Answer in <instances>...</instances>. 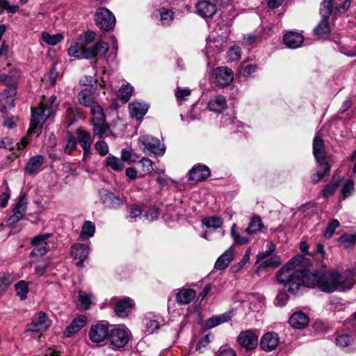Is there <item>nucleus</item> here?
<instances>
[{
  "mask_svg": "<svg viewBox=\"0 0 356 356\" xmlns=\"http://www.w3.org/2000/svg\"><path fill=\"white\" fill-rule=\"evenodd\" d=\"M311 264L310 259L305 255H296L277 271V280L293 296L305 286L318 287L323 291V285H327V271L311 272L309 269Z\"/></svg>",
  "mask_w": 356,
  "mask_h": 356,
  "instance_id": "1",
  "label": "nucleus"
},
{
  "mask_svg": "<svg viewBox=\"0 0 356 356\" xmlns=\"http://www.w3.org/2000/svg\"><path fill=\"white\" fill-rule=\"evenodd\" d=\"M56 97L51 95L48 99L42 101L40 104L34 108H31V118L30 127L27 134H35L38 137L42 132L43 124L54 117Z\"/></svg>",
  "mask_w": 356,
  "mask_h": 356,
  "instance_id": "2",
  "label": "nucleus"
},
{
  "mask_svg": "<svg viewBox=\"0 0 356 356\" xmlns=\"http://www.w3.org/2000/svg\"><path fill=\"white\" fill-rule=\"evenodd\" d=\"M354 270H346L341 274L335 271H327V285H323V291L332 293L334 291L350 289L355 284Z\"/></svg>",
  "mask_w": 356,
  "mask_h": 356,
  "instance_id": "3",
  "label": "nucleus"
},
{
  "mask_svg": "<svg viewBox=\"0 0 356 356\" xmlns=\"http://www.w3.org/2000/svg\"><path fill=\"white\" fill-rule=\"evenodd\" d=\"M108 49V44L102 41L97 42L88 49H86L83 44L74 42L68 48V54L78 58L89 59L97 56L104 55Z\"/></svg>",
  "mask_w": 356,
  "mask_h": 356,
  "instance_id": "4",
  "label": "nucleus"
},
{
  "mask_svg": "<svg viewBox=\"0 0 356 356\" xmlns=\"http://www.w3.org/2000/svg\"><path fill=\"white\" fill-rule=\"evenodd\" d=\"M138 145L144 152H149L155 156H163L165 147L161 144L158 138L145 135L138 138Z\"/></svg>",
  "mask_w": 356,
  "mask_h": 356,
  "instance_id": "5",
  "label": "nucleus"
},
{
  "mask_svg": "<svg viewBox=\"0 0 356 356\" xmlns=\"http://www.w3.org/2000/svg\"><path fill=\"white\" fill-rule=\"evenodd\" d=\"M96 25L102 31H109L115 24V17L113 13L105 8H99L95 14Z\"/></svg>",
  "mask_w": 356,
  "mask_h": 356,
  "instance_id": "6",
  "label": "nucleus"
},
{
  "mask_svg": "<svg viewBox=\"0 0 356 356\" xmlns=\"http://www.w3.org/2000/svg\"><path fill=\"white\" fill-rule=\"evenodd\" d=\"M341 0H323L321 5L320 14L322 18L328 19L331 15L333 8L339 13H345L350 5V0H344L343 3L340 4Z\"/></svg>",
  "mask_w": 356,
  "mask_h": 356,
  "instance_id": "7",
  "label": "nucleus"
},
{
  "mask_svg": "<svg viewBox=\"0 0 356 356\" xmlns=\"http://www.w3.org/2000/svg\"><path fill=\"white\" fill-rule=\"evenodd\" d=\"M51 236V234L44 233L35 236L31 238V245L34 247L30 254L31 258L42 257L48 252L49 250L48 240Z\"/></svg>",
  "mask_w": 356,
  "mask_h": 356,
  "instance_id": "8",
  "label": "nucleus"
},
{
  "mask_svg": "<svg viewBox=\"0 0 356 356\" xmlns=\"http://www.w3.org/2000/svg\"><path fill=\"white\" fill-rule=\"evenodd\" d=\"M130 331L124 326H118L109 332L108 339L113 346L120 348L124 347L129 342Z\"/></svg>",
  "mask_w": 356,
  "mask_h": 356,
  "instance_id": "9",
  "label": "nucleus"
},
{
  "mask_svg": "<svg viewBox=\"0 0 356 356\" xmlns=\"http://www.w3.org/2000/svg\"><path fill=\"white\" fill-rule=\"evenodd\" d=\"M98 194L101 203L106 209L118 210L123 204L120 197L108 189L102 188L99 190Z\"/></svg>",
  "mask_w": 356,
  "mask_h": 356,
  "instance_id": "10",
  "label": "nucleus"
},
{
  "mask_svg": "<svg viewBox=\"0 0 356 356\" xmlns=\"http://www.w3.org/2000/svg\"><path fill=\"white\" fill-rule=\"evenodd\" d=\"M26 207V195L25 193H23L19 195L17 202L12 210V215L8 218L9 224L15 225L25 215Z\"/></svg>",
  "mask_w": 356,
  "mask_h": 356,
  "instance_id": "11",
  "label": "nucleus"
},
{
  "mask_svg": "<svg viewBox=\"0 0 356 356\" xmlns=\"http://www.w3.org/2000/svg\"><path fill=\"white\" fill-rule=\"evenodd\" d=\"M109 335L108 325L99 323L92 325L88 332V337L93 343H99L103 342Z\"/></svg>",
  "mask_w": 356,
  "mask_h": 356,
  "instance_id": "12",
  "label": "nucleus"
},
{
  "mask_svg": "<svg viewBox=\"0 0 356 356\" xmlns=\"http://www.w3.org/2000/svg\"><path fill=\"white\" fill-rule=\"evenodd\" d=\"M51 325V321L44 312H40L35 316L32 322L27 325L26 330L28 332H42Z\"/></svg>",
  "mask_w": 356,
  "mask_h": 356,
  "instance_id": "13",
  "label": "nucleus"
},
{
  "mask_svg": "<svg viewBox=\"0 0 356 356\" xmlns=\"http://www.w3.org/2000/svg\"><path fill=\"white\" fill-rule=\"evenodd\" d=\"M215 83L220 87L228 86L234 79L233 71L227 67H218L213 72Z\"/></svg>",
  "mask_w": 356,
  "mask_h": 356,
  "instance_id": "14",
  "label": "nucleus"
},
{
  "mask_svg": "<svg viewBox=\"0 0 356 356\" xmlns=\"http://www.w3.org/2000/svg\"><path fill=\"white\" fill-rule=\"evenodd\" d=\"M237 341L245 349L253 350L258 345V335L252 330H245L239 334Z\"/></svg>",
  "mask_w": 356,
  "mask_h": 356,
  "instance_id": "15",
  "label": "nucleus"
},
{
  "mask_svg": "<svg viewBox=\"0 0 356 356\" xmlns=\"http://www.w3.org/2000/svg\"><path fill=\"white\" fill-rule=\"evenodd\" d=\"M227 48V44L222 38L209 39L207 41L206 51L207 56L210 60L211 58L216 59V56Z\"/></svg>",
  "mask_w": 356,
  "mask_h": 356,
  "instance_id": "16",
  "label": "nucleus"
},
{
  "mask_svg": "<svg viewBox=\"0 0 356 356\" xmlns=\"http://www.w3.org/2000/svg\"><path fill=\"white\" fill-rule=\"evenodd\" d=\"M87 322L88 318L85 315H79L65 327L63 332L64 336L68 338L73 337L86 325Z\"/></svg>",
  "mask_w": 356,
  "mask_h": 356,
  "instance_id": "17",
  "label": "nucleus"
},
{
  "mask_svg": "<svg viewBox=\"0 0 356 356\" xmlns=\"http://www.w3.org/2000/svg\"><path fill=\"white\" fill-rule=\"evenodd\" d=\"M16 94L17 90L14 88H6L0 94V111L2 113L15 106L14 97Z\"/></svg>",
  "mask_w": 356,
  "mask_h": 356,
  "instance_id": "18",
  "label": "nucleus"
},
{
  "mask_svg": "<svg viewBox=\"0 0 356 356\" xmlns=\"http://www.w3.org/2000/svg\"><path fill=\"white\" fill-rule=\"evenodd\" d=\"M280 342L279 336L275 332H267L264 334L260 340V348L266 352L275 350Z\"/></svg>",
  "mask_w": 356,
  "mask_h": 356,
  "instance_id": "19",
  "label": "nucleus"
},
{
  "mask_svg": "<svg viewBox=\"0 0 356 356\" xmlns=\"http://www.w3.org/2000/svg\"><path fill=\"white\" fill-rule=\"evenodd\" d=\"M77 140L81 145L83 151L84 158L88 157L91 154L90 149L92 143L90 134L82 128L76 129Z\"/></svg>",
  "mask_w": 356,
  "mask_h": 356,
  "instance_id": "20",
  "label": "nucleus"
},
{
  "mask_svg": "<svg viewBox=\"0 0 356 356\" xmlns=\"http://www.w3.org/2000/svg\"><path fill=\"white\" fill-rule=\"evenodd\" d=\"M197 13L203 18L212 17L217 12L216 4L209 1L202 0L195 5Z\"/></svg>",
  "mask_w": 356,
  "mask_h": 356,
  "instance_id": "21",
  "label": "nucleus"
},
{
  "mask_svg": "<svg viewBox=\"0 0 356 356\" xmlns=\"http://www.w3.org/2000/svg\"><path fill=\"white\" fill-rule=\"evenodd\" d=\"M134 306V302L131 298H124L115 302L114 310L118 316L124 318L131 313Z\"/></svg>",
  "mask_w": 356,
  "mask_h": 356,
  "instance_id": "22",
  "label": "nucleus"
},
{
  "mask_svg": "<svg viewBox=\"0 0 356 356\" xmlns=\"http://www.w3.org/2000/svg\"><path fill=\"white\" fill-rule=\"evenodd\" d=\"M29 143V139L28 138V136H24V138H22L20 142H17L16 143H14L10 138L6 137L1 140L0 143V147H3L10 150H15L16 148L18 152L15 153L17 156H19L20 154L19 151L25 148Z\"/></svg>",
  "mask_w": 356,
  "mask_h": 356,
  "instance_id": "23",
  "label": "nucleus"
},
{
  "mask_svg": "<svg viewBox=\"0 0 356 356\" xmlns=\"http://www.w3.org/2000/svg\"><path fill=\"white\" fill-rule=\"evenodd\" d=\"M20 72L17 69L11 70L8 74H0V83L7 86V88L17 90Z\"/></svg>",
  "mask_w": 356,
  "mask_h": 356,
  "instance_id": "24",
  "label": "nucleus"
},
{
  "mask_svg": "<svg viewBox=\"0 0 356 356\" xmlns=\"http://www.w3.org/2000/svg\"><path fill=\"white\" fill-rule=\"evenodd\" d=\"M210 175L209 168L203 165H195L188 172L189 179L195 182L202 181Z\"/></svg>",
  "mask_w": 356,
  "mask_h": 356,
  "instance_id": "25",
  "label": "nucleus"
},
{
  "mask_svg": "<svg viewBox=\"0 0 356 356\" xmlns=\"http://www.w3.org/2000/svg\"><path fill=\"white\" fill-rule=\"evenodd\" d=\"M89 250V246L82 243H76L72 247L71 254L74 259L78 260V266H81L83 261L87 259Z\"/></svg>",
  "mask_w": 356,
  "mask_h": 356,
  "instance_id": "26",
  "label": "nucleus"
},
{
  "mask_svg": "<svg viewBox=\"0 0 356 356\" xmlns=\"http://www.w3.org/2000/svg\"><path fill=\"white\" fill-rule=\"evenodd\" d=\"M313 154L318 163L325 162L326 152L323 140L318 136H316L313 140Z\"/></svg>",
  "mask_w": 356,
  "mask_h": 356,
  "instance_id": "27",
  "label": "nucleus"
},
{
  "mask_svg": "<svg viewBox=\"0 0 356 356\" xmlns=\"http://www.w3.org/2000/svg\"><path fill=\"white\" fill-rule=\"evenodd\" d=\"M131 118L137 120L142 119L148 111L149 106L145 103L133 102L129 105Z\"/></svg>",
  "mask_w": 356,
  "mask_h": 356,
  "instance_id": "28",
  "label": "nucleus"
},
{
  "mask_svg": "<svg viewBox=\"0 0 356 356\" xmlns=\"http://www.w3.org/2000/svg\"><path fill=\"white\" fill-rule=\"evenodd\" d=\"M283 40L289 48L296 49L301 46L304 38L300 33L291 31L284 35Z\"/></svg>",
  "mask_w": 356,
  "mask_h": 356,
  "instance_id": "29",
  "label": "nucleus"
},
{
  "mask_svg": "<svg viewBox=\"0 0 356 356\" xmlns=\"http://www.w3.org/2000/svg\"><path fill=\"white\" fill-rule=\"evenodd\" d=\"M290 325L297 329H302L309 323V317L302 312H295L289 320Z\"/></svg>",
  "mask_w": 356,
  "mask_h": 356,
  "instance_id": "30",
  "label": "nucleus"
},
{
  "mask_svg": "<svg viewBox=\"0 0 356 356\" xmlns=\"http://www.w3.org/2000/svg\"><path fill=\"white\" fill-rule=\"evenodd\" d=\"M234 259V250L232 247L229 248L222 255H220L215 263L214 268L217 270H224Z\"/></svg>",
  "mask_w": 356,
  "mask_h": 356,
  "instance_id": "31",
  "label": "nucleus"
},
{
  "mask_svg": "<svg viewBox=\"0 0 356 356\" xmlns=\"http://www.w3.org/2000/svg\"><path fill=\"white\" fill-rule=\"evenodd\" d=\"M77 99L80 105L86 108H88L96 102L93 92L88 88H85L79 91L77 94Z\"/></svg>",
  "mask_w": 356,
  "mask_h": 356,
  "instance_id": "32",
  "label": "nucleus"
},
{
  "mask_svg": "<svg viewBox=\"0 0 356 356\" xmlns=\"http://www.w3.org/2000/svg\"><path fill=\"white\" fill-rule=\"evenodd\" d=\"M43 163V156L40 154L33 156L29 160L25 167L26 173L29 175H35L38 172V169L40 168Z\"/></svg>",
  "mask_w": 356,
  "mask_h": 356,
  "instance_id": "33",
  "label": "nucleus"
},
{
  "mask_svg": "<svg viewBox=\"0 0 356 356\" xmlns=\"http://www.w3.org/2000/svg\"><path fill=\"white\" fill-rule=\"evenodd\" d=\"M208 107L210 111L220 113L227 108L226 98L222 95L216 96L209 101Z\"/></svg>",
  "mask_w": 356,
  "mask_h": 356,
  "instance_id": "34",
  "label": "nucleus"
},
{
  "mask_svg": "<svg viewBox=\"0 0 356 356\" xmlns=\"http://www.w3.org/2000/svg\"><path fill=\"white\" fill-rule=\"evenodd\" d=\"M196 293L193 289H184L177 294V301L179 305L189 304L195 297Z\"/></svg>",
  "mask_w": 356,
  "mask_h": 356,
  "instance_id": "35",
  "label": "nucleus"
},
{
  "mask_svg": "<svg viewBox=\"0 0 356 356\" xmlns=\"http://www.w3.org/2000/svg\"><path fill=\"white\" fill-rule=\"evenodd\" d=\"M92 124L93 134L99 138H102L104 134L109 129V127L106 124V119L91 120Z\"/></svg>",
  "mask_w": 356,
  "mask_h": 356,
  "instance_id": "36",
  "label": "nucleus"
},
{
  "mask_svg": "<svg viewBox=\"0 0 356 356\" xmlns=\"http://www.w3.org/2000/svg\"><path fill=\"white\" fill-rule=\"evenodd\" d=\"M92 304V295L85 291H79L78 294L77 307L80 310L89 309Z\"/></svg>",
  "mask_w": 356,
  "mask_h": 356,
  "instance_id": "37",
  "label": "nucleus"
},
{
  "mask_svg": "<svg viewBox=\"0 0 356 356\" xmlns=\"http://www.w3.org/2000/svg\"><path fill=\"white\" fill-rule=\"evenodd\" d=\"M315 33L321 38H326L330 33L329 19L322 18L314 29Z\"/></svg>",
  "mask_w": 356,
  "mask_h": 356,
  "instance_id": "38",
  "label": "nucleus"
},
{
  "mask_svg": "<svg viewBox=\"0 0 356 356\" xmlns=\"http://www.w3.org/2000/svg\"><path fill=\"white\" fill-rule=\"evenodd\" d=\"M264 225L262 222L261 218L258 216H254L252 218L248 227L245 229V232L249 234H254L258 232L261 231Z\"/></svg>",
  "mask_w": 356,
  "mask_h": 356,
  "instance_id": "39",
  "label": "nucleus"
},
{
  "mask_svg": "<svg viewBox=\"0 0 356 356\" xmlns=\"http://www.w3.org/2000/svg\"><path fill=\"white\" fill-rule=\"evenodd\" d=\"M230 319L229 314L225 313L218 316H214L209 318L205 323V325L207 328H213L217 325H219L223 323L227 322Z\"/></svg>",
  "mask_w": 356,
  "mask_h": 356,
  "instance_id": "40",
  "label": "nucleus"
},
{
  "mask_svg": "<svg viewBox=\"0 0 356 356\" xmlns=\"http://www.w3.org/2000/svg\"><path fill=\"white\" fill-rule=\"evenodd\" d=\"M335 341H336V344L339 347H340L342 349L346 348L347 350L348 351L350 350V346L354 343V339L352 336H350L348 334H344L338 336L336 338Z\"/></svg>",
  "mask_w": 356,
  "mask_h": 356,
  "instance_id": "41",
  "label": "nucleus"
},
{
  "mask_svg": "<svg viewBox=\"0 0 356 356\" xmlns=\"http://www.w3.org/2000/svg\"><path fill=\"white\" fill-rule=\"evenodd\" d=\"M318 168L319 170L317 172L314 174L311 177L312 182L314 184L323 179L325 175L329 173L330 170V165L327 162H321V163H318Z\"/></svg>",
  "mask_w": 356,
  "mask_h": 356,
  "instance_id": "42",
  "label": "nucleus"
},
{
  "mask_svg": "<svg viewBox=\"0 0 356 356\" xmlns=\"http://www.w3.org/2000/svg\"><path fill=\"white\" fill-rule=\"evenodd\" d=\"M95 232V226L91 221H86L81 230L80 238L81 240H86L92 237Z\"/></svg>",
  "mask_w": 356,
  "mask_h": 356,
  "instance_id": "43",
  "label": "nucleus"
},
{
  "mask_svg": "<svg viewBox=\"0 0 356 356\" xmlns=\"http://www.w3.org/2000/svg\"><path fill=\"white\" fill-rule=\"evenodd\" d=\"M222 222V219L220 217L211 216L203 219L202 225L209 229L215 230L221 227Z\"/></svg>",
  "mask_w": 356,
  "mask_h": 356,
  "instance_id": "44",
  "label": "nucleus"
},
{
  "mask_svg": "<svg viewBox=\"0 0 356 356\" xmlns=\"http://www.w3.org/2000/svg\"><path fill=\"white\" fill-rule=\"evenodd\" d=\"M13 282L12 275L7 273H0V296L4 293Z\"/></svg>",
  "mask_w": 356,
  "mask_h": 356,
  "instance_id": "45",
  "label": "nucleus"
},
{
  "mask_svg": "<svg viewBox=\"0 0 356 356\" xmlns=\"http://www.w3.org/2000/svg\"><path fill=\"white\" fill-rule=\"evenodd\" d=\"M107 165L115 171H121L124 168L123 161L116 156L109 155L106 158Z\"/></svg>",
  "mask_w": 356,
  "mask_h": 356,
  "instance_id": "46",
  "label": "nucleus"
},
{
  "mask_svg": "<svg viewBox=\"0 0 356 356\" xmlns=\"http://www.w3.org/2000/svg\"><path fill=\"white\" fill-rule=\"evenodd\" d=\"M41 38L48 44L56 45L63 39V35L62 33H57L51 35L48 33L43 32L41 35Z\"/></svg>",
  "mask_w": 356,
  "mask_h": 356,
  "instance_id": "47",
  "label": "nucleus"
},
{
  "mask_svg": "<svg viewBox=\"0 0 356 356\" xmlns=\"http://www.w3.org/2000/svg\"><path fill=\"white\" fill-rule=\"evenodd\" d=\"M281 264V260L279 257L273 256L265 260L259 266L257 267L256 273H258L265 268H276Z\"/></svg>",
  "mask_w": 356,
  "mask_h": 356,
  "instance_id": "48",
  "label": "nucleus"
},
{
  "mask_svg": "<svg viewBox=\"0 0 356 356\" xmlns=\"http://www.w3.org/2000/svg\"><path fill=\"white\" fill-rule=\"evenodd\" d=\"M15 289L17 295L21 300L26 298L29 292L28 283L24 280H21L15 284Z\"/></svg>",
  "mask_w": 356,
  "mask_h": 356,
  "instance_id": "49",
  "label": "nucleus"
},
{
  "mask_svg": "<svg viewBox=\"0 0 356 356\" xmlns=\"http://www.w3.org/2000/svg\"><path fill=\"white\" fill-rule=\"evenodd\" d=\"M88 108H90V114L92 115L91 120L106 119L103 108L97 102Z\"/></svg>",
  "mask_w": 356,
  "mask_h": 356,
  "instance_id": "50",
  "label": "nucleus"
},
{
  "mask_svg": "<svg viewBox=\"0 0 356 356\" xmlns=\"http://www.w3.org/2000/svg\"><path fill=\"white\" fill-rule=\"evenodd\" d=\"M338 242L346 248L351 247L356 243V234L342 235L339 237Z\"/></svg>",
  "mask_w": 356,
  "mask_h": 356,
  "instance_id": "51",
  "label": "nucleus"
},
{
  "mask_svg": "<svg viewBox=\"0 0 356 356\" xmlns=\"http://www.w3.org/2000/svg\"><path fill=\"white\" fill-rule=\"evenodd\" d=\"M161 21L163 24H169L174 19V13L172 10L161 8L159 9Z\"/></svg>",
  "mask_w": 356,
  "mask_h": 356,
  "instance_id": "52",
  "label": "nucleus"
},
{
  "mask_svg": "<svg viewBox=\"0 0 356 356\" xmlns=\"http://www.w3.org/2000/svg\"><path fill=\"white\" fill-rule=\"evenodd\" d=\"M340 225L339 221L337 219H333L327 226L323 236L326 238H330L334 234L337 228Z\"/></svg>",
  "mask_w": 356,
  "mask_h": 356,
  "instance_id": "53",
  "label": "nucleus"
},
{
  "mask_svg": "<svg viewBox=\"0 0 356 356\" xmlns=\"http://www.w3.org/2000/svg\"><path fill=\"white\" fill-rule=\"evenodd\" d=\"M354 191V182L353 180H348L341 188V195L345 199L353 194Z\"/></svg>",
  "mask_w": 356,
  "mask_h": 356,
  "instance_id": "54",
  "label": "nucleus"
},
{
  "mask_svg": "<svg viewBox=\"0 0 356 356\" xmlns=\"http://www.w3.org/2000/svg\"><path fill=\"white\" fill-rule=\"evenodd\" d=\"M121 158L123 161L135 163L138 159V156L131 150L123 149L121 153Z\"/></svg>",
  "mask_w": 356,
  "mask_h": 356,
  "instance_id": "55",
  "label": "nucleus"
},
{
  "mask_svg": "<svg viewBox=\"0 0 356 356\" xmlns=\"http://www.w3.org/2000/svg\"><path fill=\"white\" fill-rule=\"evenodd\" d=\"M241 49L238 46L231 47L228 52L227 56L230 62L237 61L241 58Z\"/></svg>",
  "mask_w": 356,
  "mask_h": 356,
  "instance_id": "56",
  "label": "nucleus"
},
{
  "mask_svg": "<svg viewBox=\"0 0 356 356\" xmlns=\"http://www.w3.org/2000/svg\"><path fill=\"white\" fill-rule=\"evenodd\" d=\"M132 92L133 88L131 86H123L120 88L119 91L120 97L124 102H127L130 99Z\"/></svg>",
  "mask_w": 356,
  "mask_h": 356,
  "instance_id": "57",
  "label": "nucleus"
},
{
  "mask_svg": "<svg viewBox=\"0 0 356 356\" xmlns=\"http://www.w3.org/2000/svg\"><path fill=\"white\" fill-rule=\"evenodd\" d=\"M250 260V253L247 252L243 259L236 264H234L231 267V270L233 273H236L241 270Z\"/></svg>",
  "mask_w": 356,
  "mask_h": 356,
  "instance_id": "58",
  "label": "nucleus"
},
{
  "mask_svg": "<svg viewBox=\"0 0 356 356\" xmlns=\"http://www.w3.org/2000/svg\"><path fill=\"white\" fill-rule=\"evenodd\" d=\"M275 250V245H273V243L271 242H269L267 243V247H266V250L261 252V253H259L257 255V262L263 260L265 258H267L268 257H269L272 253Z\"/></svg>",
  "mask_w": 356,
  "mask_h": 356,
  "instance_id": "59",
  "label": "nucleus"
},
{
  "mask_svg": "<svg viewBox=\"0 0 356 356\" xmlns=\"http://www.w3.org/2000/svg\"><path fill=\"white\" fill-rule=\"evenodd\" d=\"M77 140L73 136L69 137L65 144L64 151L66 154H70L76 147Z\"/></svg>",
  "mask_w": 356,
  "mask_h": 356,
  "instance_id": "60",
  "label": "nucleus"
},
{
  "mask_svg": "<svg viewBox=\"0 0 356 356\" xmlns=\"http://www.w3.org/2000/svg\"><path fill=\"white\" fill-rule=\"evenodd\" d=\"M284 291H280L277 294L276 297V305L280 307H282L286 304L289 300V295L286 293H289L284 289Z\"/></svg>",
  "mask_w": 356,
  "mask_h": 356,
  "instance_id": "61",
  "label": "nucleus"
},
{
  "mask_svg": "<svg viewBox=\"0 0 356 356\" xmlns=\"http://www.w3.org/2000/svg\"><path fill=\"white\" fill-rule=\"evenodd\" d=\"M337 184L329 183L325 185L322 191V194L325 197H328L332 195L337 188Z\"/></svg>",
  "mask_w": 356,
  "mask_h": 356,
  "instance_id": "62",
  "label": "nucleus"
},
{
  "mask_svg": "<svg viewBox=\"0 0 356 356\" xmlns=\"http://www.w3.org/2000/svg\"><path fill=\"white\" fill-rule=\"evenodd\" d=\"M140 164L141 165V166L143 168V171L144 173L149 174L152 172V170H153L152 162L149 159L143 157L140 161Z\"/></svg>",
  "mask_w": 356,
  "mask_h": 356,
  "instance_id": "63",
  "label": "nucleus"
},
{
  "mask_svg": "<svg viewBox=\"0 0 356 356\" xmlns=\"http://www.w3.org/2000/svg\"><path fill=\"white\" fill-rule=\"evenodd\" d=\"M191 95V90L188 88L182 89L180 87H177L175 96L177 99L180 101L186 100L187 97Z\"/></svg>",
  "mask_w": 356,
  "mask_h": 356,
  "instance_id": "64",
  "label": "nucleus"
}]
</instances>
